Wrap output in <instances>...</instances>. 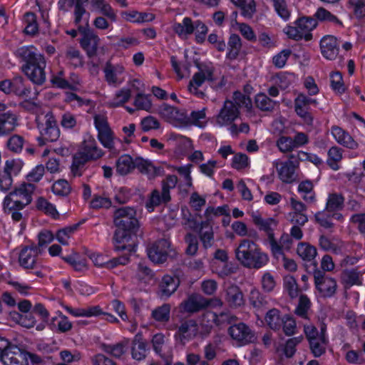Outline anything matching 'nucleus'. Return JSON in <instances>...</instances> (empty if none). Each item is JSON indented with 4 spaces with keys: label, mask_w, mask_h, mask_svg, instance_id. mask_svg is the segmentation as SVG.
<instances>
[{
    "label": "nucleus",
    "mask_w": 365,
    "mask_h": 365,
    "mask_svg": "<svg viewBox=\"0 0 365 365\" xmlns=\"http://www.w3.org/2000/svg\"><path fill=\"white\" fill-rule=\"evenodd\" d=\"M344 198L341 194H329L327 200L325 210L328 212L340 210L344 207Z\"/></svg>",
    "instance_id": "obj_40"
},
{
    "label": "nucleus",
    "mask_w": 365,
    "mask_h": 365,
    "mask_svg": "<svg viewBox=\"0 0 365 365\" xmlns=\"http://www.w3.org/2000/svg\"><path fill=\"white\" fill-rule=\"evenodd\" d=\"M124 67L121 65H113L108 61L103 69L105 80L110 86H117L122 83L123 79L120 76L124 72Z\"/></svg>",
    "instance_id": "obj_25"
},
{
    "label": "nucleus",
    "mask_w": 365,
    "mask_h": 365,
    "mask_svg": "<svg viewBox=\"0 0 365 365\" xmlns=\"http://www.w3.org/2000/svg\"><path fill=\"white\" fill-rule=\"evenodd\" d=\"M362 273L356 269H346L341 273V282L345 288H349L354 285L362 284Z\"/></svg>",
    "instance_id": "obj_27"
},
{
    "label": "nucleus",
    "mask_w": 365,
    "mask_h": 365,
    "mask_svg": "<svg viewBox=\"0 0 365 365\" xmlns=\"http://www.w3.org/2000/svg\"><path fill=\"white\" fill-rule=\"evenodd\" d=\"M315 269L313 272V277L316 289L319 294L324 298L333 297L337 289L336 280L329 277L324 271L317 267L315 264Z\"/></svg>",
    "instance_id": "obj_9"
},
{
    "label": "nucleus",
    "mask_w": 365,
    "mask_h": 365,
    "mask_svg": "<svg viewBox=\"0 0 365 365\" xmlns=\"http://www.w3.org/2000/svg\"><path fill=\"white\" fill-rule=\"evenodd\" d=\"M199 237L202 247L207 250L212 247L215 243L214 232L212 227L207 221H202L200 223Z\"/></svg>",
    "instance_id": "obj_29"
},
{
    "label": "nucleus",
    "mask_w": 365,
    "mask_h": 365,
    "mask_svg": "<svg viewBox=\"0 0 365 365\" xmlns=\"http://www.w3.org/2000/svg\"><path fill=\"white\" fill-rule=\"evenodd\" d=\"M198 333V324L196 320L190 319L183 321L178 327L175 336L182 343L185 344L193 339Z\"/></svg>",
    "instance_id": "obj_17"
},
{
    "label": "nucleus",
    "mask_w": 365,
    "mask_h": 365,
    "mask_svg": "<svg viewBox=\"0 0 365 365\" xmlns=\"http://www.w3.org/2000/svg\"><path fill=\"white\" fill-rule=\"evenodd\" d=\"M25 140L23 136L14 134L6 141L7 149L14 153H20L24 148Z\"/></svg>",
    "instance_id": "obj_48"
},
{
    "label": "nucleus",
    "mask_w": 365,
    "mask_h": 365,
    "mask_svg": "<svg viewBox=\"0 0 365 365\" xmlns=\"http://www.w3.org/2000/svg\"><path fill=\"white\" fill-rule=\"evenodd\" d=\"M178 182V178L174 175H168L162 181L161 192L154 189L150 194L145 207L150 212L153 211L154 208L162 204L166 205L171 200L170 190L175 187Z\"/></svg>",
    "instance_id": "obj_7"
},
{
    "label": "nucleus",
    "mask_w": 365,
    "mask_h": 365,
    "mask_svg": "<svg viewBox=\"0 0 365 365\" xmlns=\"http://www.w3.org/2000/svg\"><path fill=\"white\" fill-rule=\"evenodd\" d=\"M78 227V224H76L59 230L56 233L57 240L63 245H67L68 244V240L76 231Z\"/></svg>",
    "instance_id": "obj_56"
},
{
    "label": "nucleus",
    "mask_w": 365,
    "mask_h": 365,
    "mask_svg": "<svg viewBox=\"0 0 365 365\" xmlns=\"http://www.w3.org/2000/svg\"><path fill=\"white\" fill-rule=\"evenodd\" d=\"M284 287L292 298L298 296L299 288L294 277L287 275L284 277Z\"/></svg>",
    "instance_id": "obj_59"
},
{
    "label": "nucleus",
    "mask_w": 365,
    "mask_h": 365,
    "mask_svg": "<svg viewBox=\"0 0 365 365\" xmlns=\"http://www.w3.org/2000/svg\"><path fill=\"white\" fill-rule=\"evenodd\" d=\"M159 113L162 117L175 126H185L190 124V119L183 109L163 104L160 107Z\"/></svg>",
    "instance_id": "obj_15"
},
{
    "label": "nucleus",
    "mask_w": 365,
    "mask_h": 365,
    "mask_svg": "<svg viewBox=\"0 0 365 365\" xmlns=\"http://www.w3.org/2000/svg\"><path fill=\"white\" fill-rule=\"evenodd\" d=\"M249 301L250 304L257 310L267 308L268 305L267 297L257 289H252L250 291Z\"/></svg>",
    "instance_id": "obj_41"
},
{
    "label": "nucleus",
    "mask_w": 365,
    "mask_h": 365,
    "mask_svg": "<svg viewBox=\"0 0 365 365\" xmlns=\"http://www.w3.org/2000/svg\"><path fill=\"white\" fill-rule=\"evenodd\" d=\"M15 166L14 161L6 162L4 170L0 173V190L3 192L8 191L12 185L13 180L11 173Z\"/></svg>",
    "instance_id": "obj_32"
},
{
    "label": "nucleus",
    "mask_w": 365,
    "mask_h": 365,
    "mask_svg": "<svg viewBox=\"0 0 365 365\" xmlns=\"http://www.w3.org/2000/svg\"><path fill=\"white\" fill-rule=\"evenodd\" d=\"M35 188L33 183L24 182L5 197L4 207L14 221L19 222L21 220L22 214L20 210L31 202Z\"/></svg>",
    "instance_id": "obj_3"
},
{
    "label": "nucleus",
    "mask_w": 365,
    "mask_h": 365,
    "mask_svg": "<svg viewBox=\"0 0 365 365\" xmlns=\"http://www.w3.org/2000/svg\"><path fill=\"white\" fill-rule=\"evenodd\" d=\"M272 4L277 15L284 21H288L291 16V11L286 0H275Z\"/></svg>",
    "instance_id": "obj_54"
},
{
    "label": "nucleus",
    "mask_w": 365,
    "mask_h": 365,
    "mask_svg": "<svg viewBox=\"0 0 365 365\" xmlns=\"http://www.w3.org/2000/svg\"><path fill=\"white\" fill-rule=\"evenodd\" d=\"M285 33L289 38L296 41L304 38L305 41H309L312 38V34L304 35V33L299 30L297 25L295 26H287L285 28Z\"/></svg>",
    "instance_id": "obj_58"
},
{
    "label": "nucleus",
    "mask_w": 365,
    "mask_h": 365,
    "mask_svg": "<svg viewBox=\"0 0 365 365\" xmlns=\"http://www.w3.org/2000/svg\"><path fill=\"white\" fill-rule=\"evenodd\" d=\"M150 259L156 264H163L168 257H173L176 252L171 247L170 242L165 239H160L152 245L148 250Z\"/></svg>",
    "instance_id": "obj_11"
},
{
    "label": "nucleus",
    "mask_w": 365,
    "mask_h": 365,
    "mask_svg": "<svg viewBox=\"0 0 365 365\" xmlns=\"http://www.w3.org/2000/svg\"><path fill=\"white\" fill-rule=\"evenodd\" d=\"M239 115V109L234 102L227 100L216 117V122L220 126L229 125L237 119Z\"/></svg>",
    "instance_id": "obj_18"
},
{
    "label": "nucleus",
    "mask_w": 365,
    "mask_h": 365,
    "mask_svg": "<svg viewBox=\"0 0 365 365\" xmlns=\"http://www.w3.org/2000/svg\"><path fill=\"white\" fill-rule=\"evenodd\" d=\"M129 344L128 339H124L115 344H103V350L108 354L119 359L125 352Z\"/></svg>",
    "instance_id": "obj_36"
},
{
    "label": "nucleus",
    "mask_w": 365,
    "mask_h": 365,
    "mask_svg": "<svg viewBox=\"0 0 365 365\" xmlns=\"http://www.w3.org/2000/svg\"><path fill=\"white\" fill-rule=\"evenodd\" d=\"M136 215V210L133 207H122L114 211L113 223L116 230L113 240L115 250H127L129 253L135 251V246L128 243L131 236L136 235L140 227Z\"/></svg>",
    "instance_id": "obj_1"
},
{
    "label": "nucleus",
    "mask_w": 365,
    "mask_h": 365,
    "mask_svg": "<svg viewBox=\"0 0 365 365\" xmlns=\"http://www.w3.org/2000/svg\"><path fill=\"white\" fill-rule=\"evenodd\" d=\"M224 299L232 309L239 308L245 304L242 292L237 285L234 284H229L225 287Z\"/></svg>",
    "instance_id": "obj_19"
},
{
    "label": "nucleus",
    "mask_w": 365,
    "mask_h": 365,
    "mask_svg": "<svg viewBox=\"0 0 365 365\" xmlns=\"http://www.w3.org/2000/svg\"><path fill=\"white\" fill-rule=\"evenodd\" d=\"M303 336H299L287 340L284 346V354L287 358L292 357L296 352V346L302 341Z\"/></svg>",
    "instance_id": "obj_57"
},
{
    "label": "nucleus",
    "mask_w": 365,
    "mask_h": 365,
    "mask_svg": "<svg viewBox=\"0 0 365 365\" xmlns=\"http://www.w3.org/2000/svg\"><path fill=\"white\" fill-rule=\"evenodd\" d=\"M180 279L177 277L165 275L159 284V294L161 298L170 297L178 288Z\"/></svg>",
    "instance_id": "obj_26"
},
{
    "label": "nucleus",
    "mask_w": 365,
    "mask_h": 365,
    "mask_svg": "<svg viewBox=\"0 0 365 365\" xmlns=\"http://www.w3.org/2000/svg\"><path fill=\"white\" fill-rule=\"evenodd\" d=\"M235 252L236 259L246 268L258 269L269 262L268 255L257 243L248 239L240 240Z\"/></svg>",
    "instance_id": "obj_4"
},
{
    "label": "nucleus",
    "mask_w": 365,
    "mask_h": 365,
    "mask_svg": "<svg viewBox=\"0 0 365 365\" xmlns=\"http://www.w3.org/2000/svg\"><path fill=\"white\" fill-rule=\"evenodd\" d=\"M134 106L138 110H144L148 111L152 107L151 101L150 100L149 95H145L142 93H138L135 98Z\"/></svg>",
    "instance_id": "obj_61"
},
{
    "label": "nucleus",
    "mask_w": 365,
    "mask_h": 365,
    "mask_svg": "<svg viewBox=\"0 0 365 365\" xmlns=\"http://www.w3.org/2000/svg\"><path fill=\"white\" fill-rule=\"evenodd\" d=\"M268 241L270 246V250L272 255L274 257L279 259L280 257H283L284 256L283 249V246L280 243V242H277L275 239L274 233H270L268 237Z\"/></svg>",
    "instance_id": "obj_60"
},
{
    "label": "nucleus",
    "mask_w": 365,
    "mask_h": 365,
    "mask_svg": "<svg viewBox=\"0 0 365 365\" xmlns=\"http://www.w3.org/2000/svg\"><path fill=\"white\" fill-rule=\"evenodd\" d=\"M331 134L339 144L345 147L355 149L358 146V144L354 141L353 138L340 127H332Z\"/></svg>",
    "instance_id": "obj_30"
},
{
    "label": "nucleus",
    "mask_w": 365,
    "mask_h": 365,
    "mask_svg": "<svg viewBox=\"0 0 365 365\" xmlns=\"http://www.w3.org/2000/svg\"><path fill=\"white\" fill-rule=\"evenodd\" d=\"M98 139L104 148L110 150L114 148V133L111 128L98 133Z\"/></svg>",
    "instance_id": "obj_55"
},
{
    "label": "nucleus",
    "mask_w": 365,
    "mask_h": 365,
    "mask_svg": "<svg viewBox=\"0 0 365 365\" xmlns=\"http://www.w3.org/2000/svg\"><path fill=\"white\" fill-rule=\"evenodd\" d=\"M330 78L331 87L334 91L339 93L345 92V86L344 84L342 74L340 72L337 71L331 73Z\"/></svg>",
    "instance_id": "obj_62"
},
{
    "label": "nucleus",
    "mask_w": 365,
    "mask_h": 365,
    "mask_svg": "<svg viewBox=\"0 0 365 365\" xmlns=\"http://www.w3.org/2000/svg\"><path fill=\"white\" fill-rule=\"evenodd\" d=\"M86 27H79V32L83 35L80 40L81 47L86 51L87 56L91 58L97 55L100 44V38L89 27L88 20L85 19Z\"/></svg>",
    "instance_id": "obj_14"
},
{
    "label": "nucleus",
    "mask_w": 365,
    "mask_h": 365,
    "mask_svg": "<svg viewBox=\"0 0 365 365\" xmlns=\"http://www.w3.org/2000/svg\"><path fill=\"white\" fill-rule=\"evenodd\" d=\"M18 125L16 114L11 110L0 113V137L9 135Z\"/></svg>",
    "instance_id": "obj_24"
},
{
    "label": "nucleus",
    "mask_w": 365,
    "mask_h": 365,
    "mask_svg": "<svg viewBox=\"0 0 365 365\" xmlns=\"http://www.w3.org/2000/svg\"><path fill=\"white\" fill-rule=\"evenodd\" d=\"M73 15L74 24L79 31V27H86L85 19H87L88 20L90 14L86 11L83 5H81L79 3H76L74 5Z\"/></svg>",
    "instance_id": "obj_46"
},
{
    "label": "nucleus",
    "mask_w": 365,
    "mask_h": 365,
    "mask_svg": "<svg viewBox=\"0 0 365 365\" xmlns=\"http://www.w3.org/2000/svg\"><path fill=\"white\" fill-rule=\"evenodd\" d=\"M335 239H330L324 235L319 237V246L325 252H331L339 254L341 251V245L334 242Z\"/></svg>",
    "instance_id": "obj_42"
},
{
    "label": "nucleus",
    "mask_w": 365,
    "mask_h": 365,
    "mask_svg": "<svg viewBox=\"0 0 365 365\" xmlns=\"http://www.w3.org/2000/svg\"><path fill=\"white\" fill-rule=\"evenodd\" d=\"M284 316L281 312L275 308L269 309L265 314L264 320L267 325L273 331H279L283 324Z\"/></svg>",
    "instance_id": "obj_31"
},
{
    "label": "nucleus",
    "mask_w": 365,
    "mask_h": 365,
    "mask_svg": "<svg viewBox=\"0 0 365 365\" xmlns=\"http://www.w3.org/2000/svg\"><path fill=\"white\" fill-rule=\"evenodd\" d=\"M297 255L304 261L312 262L317 255V248L308 242H299L297 248Z\"/></svg>",
    "instance_id": "obj_37"
},
{
    "label": "nucleus",
    "mask_w": 365,
    "mask_h": 365,
    "mask_svg": "<svg viewBox=\"0 0 365 365\" xmlns=\"http://www.w3.org/2000/svg\"><path fill=\"white\" fill-rule=\"evenodd\" d=\"M320 48L324 57L329 60H334L339 53V43L336 37L328 35L321 40Z\"/></svg>",
    "instance_id": "obj_23"
},
{
    "label": "nucleus",
    "mask_w": 365,
    "mask_h": 365,
    "mask_svg": "<svg viewBox=\"0 0 365 365\" xmlns=\"http://www.w3.org/2000/svg\"><path fill=\"white\" fill-rule=\"evenodd\" d=\"M53 192L59 196H67L71 192V187L66 180H58L52 186Z\"/></svg>",
    "instance_id": "obj_64"
},
{
    "label": "nucleus",
    "mask_w": 365,
    "mask_h": 365,
    "mask_svg": "<svg viewBox=\"0 0 365 365\" xmlns=\"http://www.w3.org/2000/svg\"><path fill=\"white\" fill-rule=\"evenodd\" d=\"M15 54L25 63L22 71L28 78L37 86L43 85L46 80V61L44 56L38 53L32 46L18 48Z\"/></svg>",
    "instance_id": "obj_2"
},
{
    "label": "nucleus",
    "mask_w": 365,
    "mask_h": 365,
    "mask_svg": "<svg viewBox=\"0 0 365 365\" xmlns=\"http://www.w3.org/2000/svg\"><path fill=\"white\" fill-rule=\"evenodd\" d=\"M103 155V150L98 147L93 138H90L84 140L82 150L77 153L73 157L71 167L72 173L74 175L81 176V169L86 163L91 160H97Z\"/></svg>",
    "instance_id": "obj_6"
},
{
    "label": "nucleus",
    "mask_w": 365,
    "mask_h": 365,
    "mask_svg": "<svg viewBox=\"0 0 365 365\" xmlns=\"http://www.w3.org/2000/svg\"><path fill=\"white\" fill-rule=\"evenodd\" d=\"M29 352L13 345L1 362L4 365H29Z\"/></svg>",
    "instance_id": "obj_21"
},
{
    "label": "nucleus",
    "mask_w": 365,
    "mask_h": 365,
    "mask_svg": "<svg viewBox=\"0 0 365 365\" xmlns=\"http://www.w3.org/2000/svg\"><path fill=\"white\" fill-rule=\"evenodd\" d=\"M253 222L260 230H263L267 232V237L269 236L270 233H273L271 228L272 225H276V222L272 218H262L260 215H253Z\"/></svg>",
    "instance_id": "obj_52"
},
{
    "label": "nucleus",
    "mask_w": 365,
    "mask_h": 365,
    "mask_svg": "<svg viewBox=\"0 0 365 365\" xmlns=\"http://www.w3.org/2000/svg\"><path fill=\"white\" fill-rule=\"evenodd\" d=\"M12 93L21 98H28L31 94V89L24 83V78L17 76L12 80Z\"/></svg>",
    "instance_id": "obj_45"
},
{
    "label": "nucleus",
    "mask_w": 365,
    "mask_h": 365,
    "mask_svg": "<svg viewBox=\"0 0 365 365\" xmlns=\"http://www.w3.org/2000/svg\"><path fill=\"white\" fill-rule=\"evenodd\" d=\"M237 6L241 9V14L247 19H251L256 11L254 0H231Z\"/></svg>",
    "instance_id": "obj_43"
},
{
    "label": "nucleus",
    "mask_w": 365,
    "mask_h": 365,
    "mask_svg": "<svg viewBox=\"0 0 365 365\" xmlns=\"http://www.w3.org/2000/svg\"><path fill=\"white\" fill-rule=\"evenodd\" d=\"M310 104L307 101V96L300 93L294 100V110L298 116L303 119L307 125L313 123L314 118L309 111Z\"/></svg>",
    "instance_id": "obj_22"
},
{
    "label": "nucleus",
    "mask_w": 365,
    "mask_h": 365,
    "mask_svg": "<svg viewBox=\"0 0 365 365\" xmlns=\"http://www.w3.org/2000/svg\"><path fill=\"white\" fill-rule=\"evenodd\" d=\"M215 68L211 65H202L200 68V71L195 73L190 80L188 89L190 93L195 94L197 97L202 98L205 96L203 91H200L198 88L207 80L210 82L215 81L214 77Z\"/></svg>",
    "instance_id": "obj_12"
},
{
    "label": "nucleus",
    "mask_w": 365,
    "mask_h": 365,
    "mask_svg": "<svg viewBox=\"0 0 365 365\" xmlns=\"http://www.w3.org/2000/svg\"><path fill=\"white\" fill-rule=\"evenodd\" d=\"M298 192L301 195L302 198L309 204L316 202V194L314 190V185L311 180H306L302 181L297 188Z\"/></svg>",
    "instance_id": "obj_34"
},
{
    "label": "nucleus",
    "mask_w": 365,
    "mask_h": 365,
    "mask_svg": "<svg viewBox=\"0 0 365 365\" xmlns=\"http://www.w3.org/2000/svg\"><path fill=\"white\" fill-rule=\"evenodd\" d=\"M297 155L291 154L287 161L277 160L273 162L279 180L284 183L290 184L297 179L296 168L298 166Z\"/></svg>",
    "instance_id": "obj_10"
},
{
    "label": "nucleus",
    "mask_w": 365,
    "mask_h": 365,
    "mask_svg": "<svg viewBox=\"0 0 365 365\" xmlns=\"http://www.w3.org/2000/svg\"><path fill=\"white\" fill-rule=\"evenodd\" d=\"M171 307L169 304H163L152 311L151 317L156 322L166 323L170 319Z\"/></svg>",
    "instance_id": "obj_44"
},
{
    "label": "nucleus",
    "mask_w": 365,
    "mask_h": 365,
    "mask_svg": "<svg viewBox=\"0 0 365 365\" xmlns=\"http://www.w3.org/2000/svg\"><path fill=\"white\" fill-rule=\"evenodd\" d=\"M65 55L66 60L73 67H81L83 65V57L78 49L69 47Z\"/></svg>",
    "instance_id": "obj_49"
},
{
    "label": "nucleus",
    "mask_w": 365,
    "mask_h": 365,
    "mask_svg": "<svg viewBox=\"0 0 365 365\" xmlns=\"http://www.w3.org/2000/svg\"><path fill=\"white\" fill-rule=\"evenodd\" d=\"M116 172L120 175H126L137 168L141 173L147 175L150 178L163 175V168L154 165L152 162L142 158L133 160L129 155H123L118 158L115 163Z\"/></svg>",
    "instance_id": "obj_5"
},
{
    "label": "nucleus",
    "mask_w": 365,
    "mask_h": 365,
    "mask_svg": "<svg viewBox=\"0 0 365 365\" xmlns=\"http://www.w3.org/2000/svg\"><path fill=\"white\" fill-rule=\"evenodd\" d=\"M37 128L41 135L37 138L38 145H44L47 142H56L60 137V129L53 113L48 112L44 116V121L38 123Z\"/></svg>",
    "instance_id": "obj_8"
},
{
    "label": "nucleus",
    "mask_w": 365,
    "mask_h": 365,
    "mask_svg": "<svg viewBox=\"0 0 365 365\" xmlns=\"http://www.w3.org/2000/svg\"><path fill=\"white\" fill-rule=\"evenodd\" d=\"M24 21L26 27L24 32L31 36H34L38 33V26L36 21V15L33 12H27L24 14Z\"/></svg>",
    "instance_id": "obj_50"
},
{
    "label": "nucleus",
    "mask_w": 365,
    "mask_h": 365,
    "mask_svg": "<svg viewBox=\"0 0 365 365\" xmlns=\"http://www.w3.org/2000/svg\"><path fill=\"white\" fill-rule=\"evenodd\" d=\"M282 328L286 336H290L297 333L296 322L293 317L288 314L284 315Z\"/></svg>",
    "instance_id": "obj_63"
},
{
    "label": "nucleus",
    "mask_w": 365,
    "mask_h": 365,
    "mask_svg": "<svg viewBox=\"0 0 365 365\" xmlns=\"http://www.w3.org/2000/svg\"><path fill=\"white\" fill-rule=\"evenodd\" d=\"M41 250L36 246L24 247L19 257V262L24 269H34L38 264V255L41 254Z\"/></svg>",
    "instance_id": "obj_20"
},
{
    "label": "nucleus",
    "mask_w": 365,
    "mask_h": 365,
    "mask_svg": "<svg viewBox=\"0 0 365 365\" xmlns=\"http://www.w3.org/2000/svg\"><path fill=\"white\" fill-rule=\"evenodd\" d=\"M228 333L232 339L236 341L240 346L253 343L256 340L255 332L248 325L243 322L230 327Z\"/></svg>",
    "instance_id": "obj_16"
},
{
    "label": "nucleus",
    "mask_w": 365,
    "mask_h": 365,
    "mask_svg": "<svg viewBox=\"0 0 365 365\" xmlns=\"http://www.w3.org/2000/svg\"><path fill=\"white\" fill-rule=\"evenodd\" d=\"M147 344L140 334L135 335L131 344L132 358L137 361L143 360L146 356Z\"/></svg>",
    "instance_id": "obj_28"
},
{
    "label": "nucleus",
    "mask_w": 365,
    "mask_h": 365,
    "mask_svg": "<svg viewBox=\"0 0 365 365\" xmlns=\"http://www.w3.org/2000/svg\"><path fill=\"white\" fill-rule=\"evenodd\" d=\"M324 331V329L322 328L320 337L309 342L311 351L315 357H319L325 353L327 342Z\"/></svg>",
    "instance_id": "obj_39"
},
{
    "label": "nucleus",
    "mask_w": 365,
    "mask_h": 365,
    "mask_svg": "<svg viewBox=\"0 0 365 365\" xmlns=\"http://www.w3.org/2000/svg\"><path fill=\"white\" fill-rule=\"evenodd\" d=\"M217 314L212 311H207L202 314L201 327L202 331L208 335L212 329V324L217 325Z\"/></svg>",
    "instance_id": "obj_47"
},
{
    "label": "nucleus",
    "mask_w": 365,
    "mask_h": 365,
    "mask_svg": "<svg viewBox=\"0 0 365 365\" xmlns=\"http://www.w3.org/2000/svg\"><path fill=\"white\" fill-rule=\"evenodd\" d=\"M207 308V298L197 292L188 294L179 304L180 312L188 315H193Z\"/></svg>",
    "instance_id": "obj_13"
},
{
    "label": "nucleus",
    "mask_w": 365,
    "mask_h": 365,
    "mask_svg": "<svg viewBox=\"0 0 365 365\" xmlns=\"http://www.w3.org/2000/svg\"><path fill=\"white\" fill-rule=\"evenodd\" d=\"M172 29L180 37L186 38L194 32V22L190 17H185L181 23H174Z\"/></svg>",
    "instance_id": "obj_35"
},
{
    "label": "nucleus",
    "mask_w": 365,
    "mask_h": 365,
    "mask_svg": "<svg viewBox=\"0 0 365 365\" xmlns=\"http://www.w3.org/2000/svg\"><path fill=\"white\" fill-rule=\"evenodd\" d=\"M295 25H297L299 30L304 33V35H307L312 34L311 31L317 26V22L313 18L302 17L295 21Z\"/></svg>",
    "instance_id": "obj_53"
},
{
    "label": "nucleus",
    "mask_w": 365,
    "mask_h": 365,
    "mask_svg": "<svg viewBox=\"0 0 365 365\" xmlns=\"http://www.w3.org/2000/svg\"><path fill=\"white\" fill-rule=\"evenodd\" d=\"M242 48L241 38L237 34H232L227 43V58L234 60L238 56Z\"/></svg>",
    "instance_id": "obj_38"
},
{
    "label": "nucleus",
    "mask_w": 365,
    "mask_h": 365,
    "mask_svg": "<svg viewBox=\"0 0 365 365\" xmlns=\"http://www.w3.org/2000/svg\"><path fill=\"white\" fill-rule=\"evenodd\" d=\"M91 5L99 11L101 16H105L110 20V23L117 21V14L111 6L105 0H91Z\"/></svg>",
    "instance_id": "obj_33"
},
{
    "label": "nucleus",
    "mask_w": 365,
    "mask_h": 365,
    "mask_svg": "<svg viewBox=\"0 0 365 365\" xmlns=\"http://www.w3.org/2000/svg\"><path fill=\"white\" fill-rule=\"evenodd\" d=\"M255 103L256 106L263 111H271L275 106V102L263 93H259L256 96Z\"/></svg>",
    "instance_id": "obj_51"
}]
</instances>
